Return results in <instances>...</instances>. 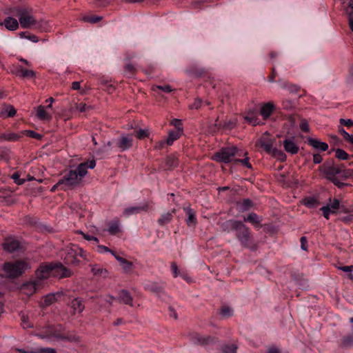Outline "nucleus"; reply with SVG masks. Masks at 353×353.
<instances>
[{
  "label": "nucleus",
  "mask_w": 353,
  "mask_h": 353,
  "mask_svg": "<svg viewBox=\"0 0 353 353\" xmlns=\"http://www.w3.org/2000/svg\"><path fill=\"white\" fill-rule=\"evenodd\" d=\"M182 132H180L179 131H170L168 137L166 140L167 144L169 145H172L175 140L179 138Z\"/></svg>",
  "instance_id": "nucleus-34"
},
{
  "label": "nucleus",
  "mask_w": 353,
  "mask_h": 353,
  "mask_svg": "<svg viewBox=\"0 0 353 353\" xmlns=\"http://www.w3.org/2000/svg\"><path fill=\"white\" fill-rule=\"evenodd\" d=\"M202 105V101L200 99H195L194 102L189 107L190 109H199Z\"/></svg>",
  "instance_id": "nucleus-50"
},
{
  "label": "nucleus",
  "mask_w": 353,
  "mask_h": 353,
  "mask_svg": "<svg viewBox=\"0 0 353 353\" xmlns=\"http://www.w3.org/2000/svg\"><path fill=\"white\" fill-rule=\"evenodd\" d=\"M16 112V110L12 105H6L0 109V116L3 118L14 117Z\"/></svg>",
  "instance_id": "nucleus-21"
},
{
  "label": "nucleus",
  "mask_w": 353,
  "mask_h": 353,
  "mask_svg": "<svg viewBox=\"0 0 353 353\" xmlns=\"http://www.w3.org/2000/svg\"><path fill=\"white\" fill-rule=\"evenodd\" d=\"M149 134V130L148 128L139 129L137 132V137L139 139H143L148 137Z\"/></svg>",
  "instance_id": "nucleus-40"
},
{
  "label": "nucleus",
  "mask_w": 353,
  "mask_h": 353,
  "mask_svg": "<svg viewBox=\"0 0 353 353\" xmlns=\"http://www.w3.org/2000/svg\"><path fill=\"white\" fill-rule=\"evenodd\" d=\"M118 300L121 303L133 306L132 297L127 290H123L119 292Z\"/></svg>",
  "instance_id": "nucleus-18"
},
{
  "label": "nucleus",
  "mask_w": 353,
  "mask_h": 353,
  "mask_svg": "<svg viewBox=\"0 0 353 353\" xmlns=\"http://www.w3.org/2000/svg\"><path fill=\"white\" fill-rule=\"evenodd\" d=\"M323 172L330 179H331L334 178L337 174L343 177V172H346V170H343L342 167L340 165H336L333 163H328L324 164L323 167Z\"/></svg>",
  "instance_id": "nucleus-7"
},
{
  "label": "nucleus",
  "mask_w": 353,
  "mask_h": 353,
  "mask_svg": "<svg viewBox=\"0 0 353 353\" xmlns=\"http://www.w3.org/2000/svg\"><path fill=\"white\" fill-rule=\"evenodd\" d=\"M19 24V21L12 17H8L6 18L3 22H0V25H3L9 31H14L17 30Z\"/></svg>",
  "instance_id": "nucleus-15"
},
{
  "label": "nucleus",
  "mask_w": 353,
  "mask_h": 353,
  "mask_svg": "<svg viewBox=\"0 0 353 353\" xmlns=\"http://www.w3.org/2000/svg\"><path fill=\"white\" fill-rule=\"evenodd\" d=\"M244 221L251 223L253 225H258L261 221V218L254 212L248 214L243 218Z\"/></svg>",
  "instance_id": "nucleus-27"
},
{
  "label": "nucleus",
  "mask_w": 353,
  "mask_h": 353,
  "mask_svg": "<svg viewBox=\"0 0 353 353\" xmlns=\"http://www.w3.org/2000/svg\"><path fill=\"white\" fill-rule=\"evenodd\" d=\"M340 207V202L338 199H334V200H330V203L326 205L323 206L321 210L323 212V216L328 219L331 214H335L338 211Z\"/></svg>",
  "instance_id": "nucleus-8"
},
{
  "label": "nucleus",
  "mask_w": 353,
  "mask_h": 353,
  "mask_svg": "<svg viewBox=\"0 0 353 353\" xmlns=\"http://www.w3.org/2000/svg\"><path fill=\"white\" fill-rule=\"evenodd\" d=\"M307 142L313 148L319 151H326L328 149V145L325 142H322L317 139L308 138Z\"/></svg>",
  "instance_id": "nucleus-16"
},
{
  "label": "nucleus",
  "mask_w": 353,
  "mask_h": 353,
  "mask_svg": "<svg viewBox=\"0 0 353 353\" xmlns=\"http://www.w3.org/2000/svg\"><path fill=\"white\" fill-rule=\"evenodd\" d=\"M267 353H280V351L276 346H271L268 348Z\"/></svg>",
  "instance_id": "nucleus-64"
},
{
  "label": "nucleus",
  "mask_w": 353,
  "mask_h": 353,
  "mask_svg": "<svg viewBox=\"0 0 353 353\" xmlns=\"http://www.w3.org/2000/svg\"><path fill=\"white\" fill-rule=\"evenodd\" d=\"M147 208H148L147 205H144L142 206H131V207L126 208L123 210V214L125 216H129L132 214H138L141 211L146 210Z\"/></svg>",
  "instance_id": "nucleus-19"
},
{
  "label": "nucleus",
  "mask_w": 353,
  "mask_h": 353,
  "mask_svg": "<svg viewBox=\"0 0 353 353\" xmlns=\"http://www.w3.org/2000/svg\"><path fill=\"white\" fill-rule=\"evenodd\" d=\"M62 294L61 292H57L55 293H50L43 298L42 306H49L53 304L57 300V297Z\"/></svg>",
  "instance_id": "nucleus-17"
},
{
  "label": "nucleus",
  "mask_w": 353,
  "mask_h": 353,
  "mask_svg": "<svg viewBox=\"0 0 353 353\" xmlns=\"http://www.w3.org/2000/svg\"><path fill=\"white\" fill-rule=\"evenodd\" d=\"M259 143L268 154H270L274 148L273 147V140L271 139L263 137L259 140Z\"/></svg>",
  "instance_id": "nucleus-22"
},
{
  "label": "nucleus",
  "mask_w": 353,
  "mask_h": 353,
  "mask_svg": "<svg viewBox=\"0 0 353 353\" xmlns=\"http://www.w3.org/2000/svg\"><path fill=\"white\" fill-rule=\"evenodd\" d=\"M173 213H174V210H173L172 212H166L163 214L158 219V223L160 225H164L170 223L172 219Z\"/></svg>",
  "instance_id": "nucleus-29"
},
{
  "label": "nucleus",
  "mask_w": 353,
  "mask_h": 353,
  "mask_svg": "<svg viewBox=\"0 0 353 353\" xmlns=\"http://www.w3.org/2000/svg\"><path fill=\"white\" fill-rule=\"evenodd\" d=\"M339 123L340 124L348 128L353 126V121L350 119H340Z\"/></svg>",
  "instance_id": "nucleus-49"
},
{
  "label": "nucleus",
  "mask_w": 353,
  "mask_h": 353,
  "mask_svg": "<svg viewBox=\"0 0 353 353\" xmlns=\"http://www.w3.org/2000/svg\"><path fill=\"white\" fill-rule=\"evenodd\" d=\"M81 181V179L78 176L77 171L70 170L57 182V185H63V190H67L77 185Z\"/></svg>",
  "instance_id": "nucleus-4"
},
{
  "label": "nucleus",
  "mask_w": 353,
  "mask_h": 353,
  "mask_svg": "<svg viewBox=\"0 0 353 353\" xmlns=\"http://www.w3.org/2000/svg\"><path fill=\"white\" fill-rule=\"evenodd\" d=\"M186 213L188 214V219L186 220L187 224L189 226H194L196 223L195 213L192 209L190 208H187L185 209Z\"/></svg>",
  "instance_id": "nucleus-30"
},
{
  "label": "nucleus",
  "mask_w": 353,
  "mask_h": 353,
  "mask_svg": "<svg viewBox=\"0 0 353 353\" xmlns=\"http://www.w3.org/2000/svg\"><path fill=\"white\" fill-rule=\"evenodd\" d=\"M96 165L94 160H89L86 162L80 163L74 171H77L78 176L82 180V178L85 176L88 173V168L93 169Z\"/></svg>",
  "instance_id": "nucleus-12"
},
{
  "label": "nucleus",
  "mask_w": 353,
  "mask_h": 353,
  "mask_svg": "<svg viewBox=\"0 0 353 353\" xmlns=\"http://www.w3.org/2000/svg\"><path fill=\"white\" fill-rule=\"evenodd\" d=\"M37 117L43 121H50L52 116L50 113L47 111V108L43 105H39L37 110Z\"/></svg>",
  "instance_id": "nucleus-20"
},
{
  "label": "nucleus",
  "mask_w": 353,
  "mask_h": 353,
  "mask_svg": "<svg viewBox=\"0 0 353 353\" xmlns=\"http://www.w3.org/2000/svg\"><path fill=\"white\" fill-rule=\"evenodd\" d=\"M274 106L271 103H267L263 104L261 108V114L263 119L268 118L272 114Z\"/></svg>",
  "instance_id": "nucleus-24"
},
{
  "label": "nucleus",
  "mask_w": 353,
  "mask_h": 353,
  "mask_svg": "<svg viewBox=\"0 0 353 353\" xmlns=\"http://www.w3.org/2000/svg\"><path fill=\"white\" fill-rule=\"evenodd\" d=\"M171 270L172 271L174 277H177L179 275L177 265L175 263H171Z\"/></svg>",
  "instance_id": "nucleus-55"
},
{
  "label": "nucleus",
  "mask_w": 353,
  "mask_h": 353,
  "mask_svg": "<svg viewBox=\"0 0 353 353\" xmlns=\"http://www.w3.org/2000/svg\"><path fill=\"white\" fill-rule=\"evenodd\" d=\"M300 128L305 132L309 131V125L306 121H302L300 123Z\"/></svg>",
  "instance_id": "nucleus-57"
},
{
  "label": "nucleus",
  "mask_w": 353,
  "mask_h": 353,
  "mask_svg": "<svg viewBox=\"0 0 353 353\" xmlns=\"http://www.w3.org/2000/svg\"><path fill=\"white\" fill-rule=\"evenodd\" d=\"M114 258L117 260V261L120 263V265L122 266L123 269L125 271H129L132 266V263L130 261H128L126 259L117 255L114 254Z\"/></svg>",
  "instance_id": "nucleus-31"
},
{
  "label": "nucleus",
  "mask_w": 353,
  "mask_h": 353,
  "mask_svg": "<svg viewBox=\"0 0 353 353\" xmlns=\"http://www.w3.org/2000/svg\"><path fill=\"white\" fill-rule=\"evenodd\" d=\"M336 157L341 160H345L348 158V154L342 149H337L336 150Z\"/></svg>",
  "instance_id": "nucleus-41"
},
{
  "label": "nucleus",
  "mask_w": 353,
  "mask_h": 353,
  "mask_svg": "<svg viewBox=\"0 0 353 353\" xmlns=\"http://www.w3.org/2000/svg\"><path fill=\"white\" fill-rule=\"evenodd\" d=\"M236 350V347L234 345H227L223 347V351L225 353H235Z\"/></svg>",
  "instance_id": "nucleus-46"
},
{
  "label": "nucleus",
  "mask_w": 353,
  "mask_h": 353,
  "mask_svg": "<svg viewBox=\"0 0 353 353\" xmlns=\"http://www.w3.org/2000/svg\"><path fill=\"white\" fill-rule=\"evenodd\" d=\"M274 158H276L278 160L281 161H284L286 159L285 154L281 150H279L276 148L273 149V150L269 154Z\"/></svg>",
  "instance_id": "nucleus-33"
},
{
  "label": "nucleus",
  "mask_w": 353,
  "mask_h": 353,
  "mask_svg": "<svg viewBox=\"0 0 353 353\" xmlns=\"http://www.w3.org/2000/svg\"><path fill=\"white\" fill-rule=\"evenodd\" d=\"M120 223L118 221H114L111 222L108 229V232L111 235L117 234L120 232Z\"/></svg>",
  "instance_id": "nucleus-32"
},
{
  "label": "nucleus",
  "mask_w": 353,
  "mask_h": 353,
  "mask_svg": "<svg viewBox=\"0 0 353 353\" xmlns=\"http://www.w3.org/2000/svg\"><path fill=\"white\" fill-rule=\"evenodd\" d=\"M172 124L176 128V131L183 132L182 121L180 119H174L172 121Z\"/></svg>",
  "instance_id": "nucleus-45"
},
{
  "label": "nucleus",
  "mask_w": 353,
  "mask_h": 353,
  "mask_svg": "<svg viewBox=\"0 0 353 353\" xmlns=\"http://www.w3.org/2000/svg\"><path fill=\"white\" fill-rule=\"evenodd\" d=\"M29 268H30V265L28 263L19 261L14 263H6L3 265V270L5 272L6 276L14 278L20 276Z\"/></svg>",
  "instance_id": "nucleus-3"
},
{
  "label": "nucleus",
  "mask_w": 353,
  "mask_h": 353,
  "mask_svg": "<svg viewBox=\"0 0 353 353\" xmlns=\"http://www.w3.org/2000/svg\"><path fill=\"white\" fill-rule=\"evenodd\" d=\"M52 276V263L42 264L36 271V281L42 286V281Z\"/></svg>",
  "instance_id": "nucleus-6"
},
{
  "label": "nucleus",
  "mask_w": 353,
  "mask_h": 353,
  "mask_svg": "<svg viewBox=\"0 0 353 353\" xmlns=\"http://www.w3.org/2000/svg\"><path fill=\"white\" fill-rule=\"evenodd\" d=\"M52 276L58 278L69 277L71 276V271L63 266L59 263H52Z\"/></svg>",
  "instance_id": "nucleus-9"
},
{
  "label": "nucleus",
  "mask_w": 353,
  "mask_h": 353,
  "mask_svg": "<svg viewBox=\"0 0 353 353\" xmlns=\"http://www.w3.org/2000/svg\"><path fill=\"white\" fill-rule=\"evenodd\" d=\"M283 145L285 152L290 154H295L298 153L299 150V147L298 144L295 142L294 137L286 138L283 141Z\"/></svg>",
  "instance_id": "nucleus-11"
},
{
  "label": "nucleus",
  "mask_w": 353,
  "mask_h": 353,
  "mask_svg": "<svg viewBox=\"0 0 353 353\" xmlns=\"http://www.w3.org/2000/svg\"><path fill=\"white\" fill-rule=\"evenodd\" d=\"M221 314L224 317H229L233 314V310L229 307H224L221 310Z\"/></svg>",
  "instance_id": "nucleus-43"
},
{
  "label": "nucleus",
  "mask_w": 353,
  "mask_h": 353,
  "mask_svg": "<svg viewBox=\"0 0 353 353\" xmlns=\"http://www.w3.org/2000/svg\"><path fill=\"white\" fill-rule=\"evenodd\" d=\"M70 307L73 310L74 313H81L84 310L82 301L79 298H75L71 301Z\"/></svg>",
  "instance_id": "nucleus-23"
},
{
  "label": "nucleus",
  "mask_w": 353,
  "mask_h": 353,
  "mask_svg": "<svg viewBox=\"0 0 353 353\" xmlns=\"http://www.w3.org/2000/svg\"><path fill=\"white\" fill-rule=\"evenodd\" d=\"M238 161L241 162L243 165L247 167L248 168H252V165L249 162V158L246 157L242 160H238Z\"/></svg>",
  "instance_id": "nucleus-60"
},
{
  "label": "nucleus",
  "mask_w": 353,
  "mask_h": 353,
  "mask_svg": "<svg viewBox=\"0 0 353 353\" xmlns=\"http://www.w3.org/2000/svg\"><path fill=\"white\" fill-rule=\"evenodd\" d=\"M11 178L14 180V183L17 185H22L26 182V179H21L18 172H14Z\"/></svg>",
  "instance_id": "nucleus-42"
},
{
  "label": "nucleus",
  "mask_w": 353,
  "mask_h": 353,
  "mask_svg": "<svg viewBox=\"0 0 353 353\" xmlns=\"http://www.w3.org/2000/svg\"><path fill=\"white\" fill-rule=\"evenodd\" d=\"M35 76H36V74L32 70L21 68V74H20L21 77L32 79V78H34Z\"/></svg>",
  "instance_id": "nucleus-38"
},
{
  "label": "nucleus",
  "mask_w": 353,
  "mask_h": 353,
  "mask_svg": "<svg viewBox=\"0 0 353 353\" xmlns=\"http://www.w3.org/2000/svg\"><path fill=\"white\" fill-rule=\"evenodd\" d=\"M228 229L236 230L237 236L243 245H247L250 240V232L249 228L241 221L230 220L225 223Z\"/></svg>",
  "instance_id": "nucleus-2"
},
{
  "label": "nucleus",
  "mask_w": 353,
  "mask_h": 353,
  "mask_svg": "<svg viewBox=\"0 0 353 353\" xmlns=\"http://www.w3.org/2000/svg\"><path fill=\"white\" fill-rule=\"evenodd\" d=\"M3 246L6 251L13 253L21 248V243L18 240L12 237H8L6 239Z\"/></svg>",
  "instance_id": "nucleus-14"
},
{
  "label": "nucleus",
  "mask_w": 353,
  "mask_h": 353,
  "mask_svg": "<svg viewBox=\"0 0 353 353\" xmlns=\"http://www.w3.org/2000/svg\"><path fill=\"white\" fill-rule=\"evenodd\" d=\"M313 161L314 163L318 164L322 161V157L319 154H314L313 155Z\"/></svg>",
  "instance_id": "nucleus-61"
},
{
  "label": "nucleus",
  "mask_w": 353,
  "mask_h": 353,
  "mask_svg": "<svg viewBox=\"0 0 353 353\" xmlns=\"http://www.w3.org/2000/svg\"><path fill=\"white\" fill-rule=\"evenodd\" d=\"M244 119L246 122L252 125H256L260 123L259 118L253 113H248L244 117Z\"/></svg>",
  "instance_id": "nucleus-35"
},
{
  "label": "nucleus",
  "mask_w": 353,
  "mask_h": 353,
  "mask_svg": "<svg viewBox=\"0 0 353 353\" xmlns=\"http://www.w3.org/2000/svg\"><path fill=\"white\" fill-rule=\"evenodd\" d=\"M347 12L349 17V26L351 30L353 32V0H350L349 6L347 9Z\"/></svg>",
  "instance_id": "nucleus-36"
},
{
  "label": "nucleus",
  "mask_w": 353,
  "mask_h": 353,
  "mask_svg": "<svg viewBox=\"0 0 353 353\" xmlns=\"http://www.w3.org/2000/svg\"><path fill=\"white\" fill-rule=\"evenodd\" d=\"M41 353H57V351L51 347L41 348Z\"/></svg>",
  "instance_id": "nucleus-62"
},
{
  "label": "nucleus",
  "mask_w": 353,
  "mask_h": 353,
  "mask_svg": "<svg viewBox=\"0 0 353 353\" xmlns=\"http://www.w3.org/2000/svg\"><path fill=\"white\" fill-rule=\"evenodd\" d=\"M339 132L346 140H348V139L351 137V134L347 133L343 128H339Z\"/></svg>",
  "instance_id": "nucleus-59"
},
{
  "label": "nucleus",
  "mask_w": 353,
  "mask_h": 353,
  "mask_svg": "<svg viewBox=\"0 0 353 353\" xmlns=\"http://www.w3.org/2000/svg\"><path fill=\"white\" fill-rule=\"evenodd\" d=\"M97 251L99 252V253H105V252H110L111 253L113 256L114 254H115L111 250H110L108 248H107L106 246L105 245H98L97 247Z\"/></svg>",
  "instance_id": "nucleus-51"
},
{
  "label": "nucleus",
  "mask_w": 353,
  "mask_h": 353,
  "mask_svg": "<svg viewBox=\"0 0 353 353\" xmlns=\"http://www.w3.org/2000/svg\"><path fill=\"white\" fill-rule=\"evenodd\" d=\"M91 272L94 276L105 278L108 273L106 269H104L97 265H91Z\"/></svg>",
  "instance_id": "nucleus-25"
},
{
  "label": "nucleus",
  "mask_w": 353,
  "mask_h": 353,
  "mask_svg": "<svg viewBox=\"0 0 353 353\" xmlns=\"http://www.w3.org/2000/svg\"><path fill=\"white\" fill-rule=\"evenodd\" d=\"M235 125H236L235 120L225 121H224V123L223 124V128H225V129H232L235 127Z\"/></svg>",
  "instance_id": "nucleus-48"
},
{
  "label": "nucleus",
  "mask_w": 353,
  "mask_h": 353,
  "mask_svg": "<svg viewBox=\"0 0 353 353\" xmlns=\"http://www.w3.org/2000/svg\"><path fill=\"white\" fill-rule=\"evenodd\" d=\"M132 138L130 135L122 134L117 141V145L123 152L132 146Z\"/></svg>",
  "instance_id": "nucleus-13"
},
{
  "label": "nucleus",
  "mask_w": 353,
  "mask_h": 353,
  "mask_svg": "<svg viewBox=\"0 0 353 353\" xmlns=\"http://www.w3.org/2000/svg\"><path fill=\"white\" fill-rule=\"evenodd\" d=\"M11 12L18 18L23 28H32L37 23V19L31 11L26 8H15L11 10Z\"/></svg>",
  "instance_id": "nucleus-1"
},
{
  "label": "nucleus",
  "mask_w": 353,
  "mask_h": 353,
  "mask_svg": "<svg viewBox=\"0 0 353 353\" xmlns=\"http://www.w3.org/2000/svg\"><path fill=\"white\" fill-rule=\"evenodd\" d=\"M303 203L307 207H308L310 208H315L317 205L318 201L314 197H307L303 200Z\"/></svg>",
  "instance_id": "nucleus-39"
},
{
  "label": "nucleus",
  "mask_w": 353,
  "mask_h": 353,
  "mask_svg": "<svg viewBox=\"0 0 353 353\" xmlns=\"http://www.w3.org/2000/svg\"><path fill=\"white\" fill-rule=\"evenodd\" d=\"M4 141H17L19 138L17 134L10 132L8 134H3Z\"/></svg>",
  "instance_id": "nucleus-44"
},
{
  "label": "nucleus",
  "mask_w": 353,
  "mask_h": 353,
  "mask_svg": "<svg viewBox=\"0 0 353 353\" xmlns=\"http://www.w3.org/2000/svg\"><path fill=\"white\" fill-rule=\"evenodd\" d=\"M83 20L87 22L95 23L101 20V17H85L83 18Z\"/></svg>",
  "instance_id": "nucleus-52"
},
{
  "label": "nucleus",
  "mask_w": 353,
  "mask_h": 353,
  "mask_svg": "<svg viewBox=\"0 0 353 353\" xmlns=\"http://www.w3.org/2000/svg\"><path fill=\"white\" fill-rule=\"evenodd\" d=\"M76 109L80 112H84L88 109V107L85 103H81L77 105Z\"/></svg>",
  "instance_id": "nucleus-56"
},
{
  "label": "nucleus",
  "mask_w": 353,
  "mask_h": 353,
  "mask_svg": "<svg viewBox=\"0 0 353 353\" xmlns=\"http://www.w3.org/2000/svg\"><path fill=\"white\" fill-rule=\"evenodd\" d=\"M353 342V338L352 336H347L343 339V343L346 345H350Z\"/></svg>",
  "instance_id": "nucleus-63"
},
{
  "label": "nucleus",
  "mask_w": 353,
  "mask_h": 353,
  "mask_svg": "<svg viewBox=\"0 0 353 353\" xmlns=\"http://www.w3.org/2000/svg\"><path fill=\"white\" fill-rule=\"evenodd\" d=\"M338 268H339V270H342L345 272H353V265L341 266V267H339Z\"/></svg>",
  "instance_id": "nucleus-58"
},
{
  "label": "nucleus",
  "mask_w": 353,
  "mask_h": 353,
  "mask_svg": "<svg viewBox=\"0 0 353 353\" xmlns=\"http://www.w3.org/2000/svg\"><path fill=\"white\" fill-rule=\"evenodd\" d=\"M252 202L250 199H244L237 203V209L239 212H245L251 208Z\"/></svg>",
  "instance_id": "nucleus-28"
},
{
  "label": "nucleus",
  "mask_w": 353,
  "mask_h": 353,
  "mask_svg": "<svg viewBox=\"0 0 353 353\" xmlns=\"http://www.w3.org/2000/svg\"><path fill=\"white\" fill-rule=\"evenodd\" d=\"M115 298L112 296H108L106 298H100L99 299V302L101 303L107 304L108 305H112V301L114 300Z\"/></svg>",
  "instance_id": "nucleus-47"
},
{
  "label": "nucleus",
  "mask_w": 353,
  "mask_h": 353,
  "mask_svg": "<svg viewBox=\"0 0 353 353\" xmlns=\"http://www.w3.org/2000/svg\"><path fill=\"white\" fill-rule=\"evenodd\" d=\"M236 153L237 149L235 147L224 148L214 155L213 159L219 162L228 163L232 160Z\"/></svg>",
  "instance_id": "nucleus-5"
},
{
  "label": "nucleus",
  "mask_w": 353,
  "mask_h": 353,
  "mask_svg": "<svg viewBox=\"0 0 353 353\" xmlns=\"http://www.w3.org/2000/svg\"><path fill=\"white\" fill-rule=\"evenodd\" d=\"M81 234H82L83 238L88 241H94L95 243H99V239L95 237V236H90L89 234H84L82 232H80Z\"/></svg>",
  "instance_id": "nucleus-54"
},
{
  "label": "nucleus",
  "mask_w": 353,
  "mask_h": 353,
  "mask_svg": "<svg viewBox=\"0 0 353 353\" xmlns=\"http://www.w3.org/2000/svg\"><path fill=\"white\" fill-rule=\"evenodd\" d=\"M34 28L38 29L43 32H48L52 29L49 21L43 19L37 20V23L34 26Z\"/></svg>",
  "instance_id": "nucleus-26"
},
{
  "label": "nucleus",
  "mask_w": 353,
  "mask_h": 353,
  "mask_svg": "<svg viewBox=\"0 0 353 353\" xmlns=\"http://www.w3.org/2000/svg\"><path fill=\"white\" fill-rule=\"evenodd\" d=\"M25 132L26 133V134H28L29 137H32V138H35V139H40L42 136L34 131H32V130H26Z\"/></svg>",
  "instance_id": "nucleus-53"
},
{
  "label": "nucleus",
  "mask_w": 353,
  "mask_h": 353,
  "mask_svg": "<svg viewBox=\"0 0 353 353\" xmlns=\"http://www.w3.org/2000/svg\"><path fill=\"white\" fill-rule=\"evenodd\" d=\"M152 90L154 92H157L158 90H161L165 93H170L172 91V88L169 85H152Z\"/></svg>",
  "instance_id": "nucleus-37"
},
{
  "label": "nucleus",
  "mask_w": 353,
  "mask_h": 353,
  "mask_svg": "<svg viewBox=\"0 0 353 353\" xmlns=\"http://www.w3.org/2000/svg\"><path fill=\"white\" fill-rule=\"evenodd\" d=\"M41 288V284L38 283V281L34 279L23 284L21 288V291L23 294L30 296Z\"/></svg>",
  "instance_id": "nucleus-10"
}]
</instances>
